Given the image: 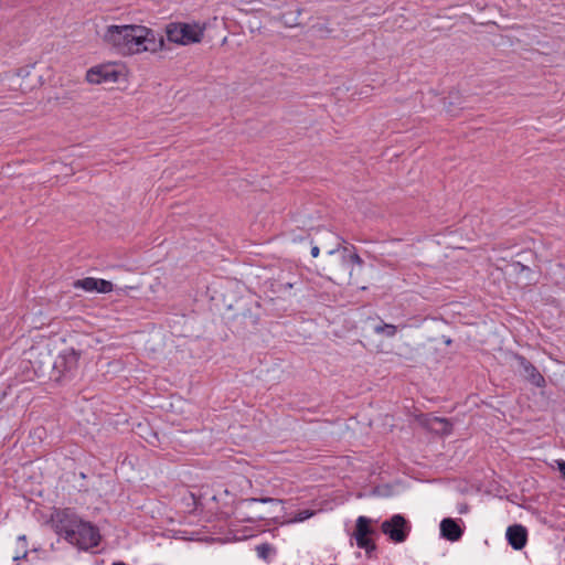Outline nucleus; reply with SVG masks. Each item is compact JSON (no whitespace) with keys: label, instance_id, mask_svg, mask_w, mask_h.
Here are the masks:
<instances>
[{"label":"nucleus","instance_id":"1","mask_svg":"<svg viewBox=\"0 0 565 565\" xmlns=\"http://www.w3.org/2000/svg\"><path fill=\"white\" fill-rule=\"evenodd\" d=\"M131 45L129 55L142 52L154 53L162 49L164 40L158 35L152 29L145 25L131 24Z\"/></svg>","mask_w":565,"mask_h":565},{"label":"nucleus","instance_id":"2","mask_svg":"<svg viewBox=\"0 0 565 565\" xmlns=\"http://www.w3.org/2000/svg\"><path fill=\"white\" fill-rule=\"evenodd\" d=\"M82 519L71 508H54L51 513L52 527L56 534L67 539H74V531Z\"/></svg>","mask_w":565,"mask_h":565},{"label":"nucleus","instance_id":"3","mask_svg":"<svg viewBox=\"0 0 565 565\" xmlns=\"http://www.w3.org/2000/svg\"><path fill=\"white\" fill-rule=\"evenodd\" d=\"M166 33L170 42L188 45L202 41L204 28L199 24L169 23L166 28Z\"/></svg>","mask_w":565,"mask_h":565},{"label":"nucleus","instance_id":"4","mask_svg":"<svg viewBox=\"0 0 565 565\" xmlns=\"http://www.w3.org/2000/svg\"><path fill=\"white\" fill-rule=\"evenodd\" d=\"M131 24L108 25L103 40L121 55H129L131 45Z\"/></svg>","mask_w":565,"mask_h":565},{"label":"nucleus","instance_id":"5","mask_svg":"<svg viewBox=\"0 0 565 565\" xmlns=\"http://www.w3.org/2000/svg\"><path fill=\"white\" fill-rule=\"evenodd\" d=\"M66 541L82 550H88L99 544L100 534L95 525L82 520L74 531V539H67Z\"/></svg>","mask_w":565,"mask_h":565},{"label":"nucleus","instance_id":"6","mask_svg":"<svg viewBox=\"0 0 565 565\" xmlns=\"http://www.w3.org/2000/svg\"><path fill=\"white\" fill-rule=\"evenodd\" d=\"M411 530V523L402 514H394L381 524L382 533L394 543L405 542Z\"/></svg>","mask_w":565,"mask_h":565},{"label":"nucleus","instance_id":"7","mask_svg":"<svg viewBox=\"0 0 565 565\" xmlns=\"http://www.w3.org/2000/svg\"><path fill=\"white\" fill-rule=\"evenodd\" d=\"M374 522V520L364 515H360L355 521L353 537L358 547L364 550L367 555H371L376 550V545L371 539L375 534V530L372 527Z\"/></svg>","mask_w":565,"mask_h":565},{"label":"nucleus","instance_id":"8","mask_svg":"<svg viewBox=\"0 0 565 565\" xmlns=\"http://www.w3.org/2000/svg\"><path fill=\"white\" fill-rule=\"evenodd\" d=\"M49 359V365L53 367V370L58 374L56 380L62 376H66L68 373H72L78 364V355L74 350L64 351L56 356L55 360H52L51 355L46 353Z\"/></svg>","mask_w":565,"mask_h":565},{"label":"nucleus","instance_id":"9","mask_svg":"<svg viewBox=\"0 0 565 565\" xmlns=\"http://www.w3.org/2000/svg\"><path fill=\"white\" fill-rule=\"evenodd\" d=\"M514 360L518 363L520 374L533 386L543 388L546 386L544 376L540 373L534 364H532L525 356L515 354Z\"/></svg>","mask_w":565,"mask_h":565},{"label":"nucleus","instance_id":"10","mask_svg":"<svg viewBox=\"0 0 565 565\" xmlns=\"http://www.w3.org/2000/svg\"><path fill=\"white\" fill-rule=\"evenodd\" d=\"M255 502L279 504L282 501L279 500V499H274V498H249V499H244V500L239 501L237 503V505L235 507V511H234L235 518L237 520H239V521L252 522V523H255V522H257L259 520H264L265 516L262 515V514L249 515V514H245L243 512L245 507H247L249 504H253Z\"/></svg>","mask_w":565,"mask_h":565},{"label":"nucleus","instance_id":"11","mask_svg":"<svg viewBox=\"0 0 565 565\" xmlns=\"http://www.w3.org/2000/svg\"><path fill=\"white\" fill-rule=\"evenodd\" d=\"M118 77L117 72L109 66H96L87 71L86 79L92 84H102L107 82H116Z\"/></svg>","mask_w":565,"mask_h":565},{"label":"nucleus","instance_id":"12","mask_svg":"<svg viewBox=\"0 0 565 565\" xmlns=\"http://www.w3.org/2000/svg\"><path fill=\"white\" fill-rule=\"evenodd\" d=\"M507 540L508 543L512 546V548L520 551L522 550L527 542V531L525 526L521 524L510 525L507 529Z\"/></svg>","mask_w":565,"mask_h":565},{"label":"nucleus","instance_id":"13","mask_svg":"<svg viewBox=\"0 0 565 565\" xmlns=\"http://www.w3.org/2000/svg\"><path fill=\"white\" fill-rule=\"evenodd\" d=\"M440 534L446 540L456 542L461 539L463 531L454 519L446 518L440 522Z\"/></svg>","mask_w":565,"mask_h":565},{"label":"nucleus","instance_id":"14","mask_svg":"<svg viewBox=\"0 0 565 565\" xmlns=\"http://www.w3.org/2000/svg\"><path fill=\"white\" fill-rule=\"evenodd\" d=\"M398 326L386 323L383 320H379L376 324L373 326V331L375 334L383 335L385 338H394L397 333Z\"/></svg>","mask_w":565,"mask_h":565},{"label":"nucleus","instance_id":"15","mask_svg":"<svg viewBox=\"0 0 565 565\" xmlns=\"http://www.w3.org/2000/svg\"><path fill=\"white\" fill-rule=\"evenodd\" d=\"M257 556L269 563L276 555V548L269 543H262L255 547Z\"/></svg>","mask_w":565,"mask_h":565},{"label":"nucleus","instance_id":"16","mask_svg":"<svg viewBox=\"0 0 565 565\" xmlns=\"http://www.w3.org/2000/svg\"><path fill=\"white\" fill-rule=\"evenodd\" d=\"M431 428L441 435H449L452 431V424L446 418L434 417Z\"/></svg>","mask_w":565,"mask_h":565},{"label":"nucleus","instance_id":"17","mask_svg":"<svg viewBox=\"0 0 565 565\" xmlns=\"http://www.w3.org/2000/svg\"><path fill=\"white\" fill-rule=\"evenodd\" d=\"M316 514L315 510L305 509L296 512L290 519L284 522V524H294L303 522Z\"/></svg>","mask_w":565,"mask_h":565},{"label":"nucleus","instance_id":"18","mask_svg":"<svg viewBox=\"0 0 565 565\" xmlns=\"http://www.w3.org/2000/svg\"><path fill=\"white\" fill-rule=\"evenodd\" d=\"M96 279L94 277H85L83 279H78L74 282L75 288L83 289L87 292H94L96 291Z\"/></svg>","mask_w":565,"mask_h":565},{"label":"nucleus","instance_id":"19","mask_svg":"<svg viewBox=\"0 0 565 565\" xmlns=\"http://www.w3.org/2000/svg\"><path fill=\"white\" fill-rule=\"evenodd\" d=\"M300 282V279L296 277L294 280H286L284 277H279L277 280V290L287 291Z\"/></svg>","mask_w":565,"mask_h":565},{"label":"nucleus","instance_id":"20","mask_svg":"<svg viewBox=\"0 0 565 565\" xmlns=\"http://www.w3.org/2000/svg\"><path fill=\"white\" fill-rule=\"evenodd\" d=\"M96 287V291L100 294H108L113 291V284L109 280L97 278Z\"/></svg>","mask_w":565,"mask_h":565},{"label":"nucleus","instance_id":"21","mask_svg":"<svg viewBox=\"0 0 565 565\" xmlns=\"http://www.w3.org/2000/svg\"><path fill=\"white\" fill-rule=\"evenodd\" d=\"M18 546L22 550L23 554L21 557H25L28 554V542L25 535H20L17 541Z\"/></svg>","mask_w":565,"mask_h":565},{"label":"nucleus","instance_id":"22","mask_svg":"<svg viewBox=\"0 0 565 565\" xmlns=\"http://www.w3.org/2000/svg\"><path fill=\"white\" fill-rule=\"evenodd\" d=\"M350 260L359 266H362L363 265V259L360 257V255L358 253H353L350 255Z\"/></svg>","mask_w":565,"mask_h":565},{"label":"nucleus","instance_id":"23","mask_svg":"<svg viewBox=\"0 0 565 565\" xmlns=\"http://www.w3.org/2000/svg\"><path fill=\"white\" fill-rule=\"evenodd\" d=\"M337 239L339 241V243L335 245V247H334V248H332V249H330V250H329V254H330V255H332V254L337 253V252L339 250V248H340L341 243H344V239H343V238H341V237H337Z\"/></svg>","mask_w":565,"mask_h":565},{"label":"nucleus","instance_id":"24","mask_svg":"<svg viewBox=\"0 0 565 565\" xmlns=\"http://www.w3.org/2000/svg\"><path fill=\"white\" fill-rule=\"evenodd\" d=\"M563 273H565V267L562 264H557L555 267L554 274L557 275V274H563Z\"/></svg>","mask_w":565,"mask_h":565},{"label":"nucleus","instance_id":"25","mask_svg":"<svg viewBox=\"0 0 565 565\" xmlns=\"http://www.w3.org/2000/svg\"><path fill=\"white\" fill-rule=\"evenodd\" d=\"M310 253H311V256L316 258V257H318L320 249L318 246H312Z\"/></svg>","mask_w":565,"mask_h":565},{"label":"nucleus","instance_id":"26","mask_svg":"<svg viewBox=\"0 0 565 565\" xmlns=\"http://www.w3.org/2000/svg\"><path fill=\"white\" fill-rule=\"evenodd\" d=\"M558 469H559V471H561L562 476H563V477H564V479H565V461H559V462H558Z\"/></svg>","mask_w":565,"mask_h":565},{"label":"nucleus","instance_id":"27","mask_svg":"<svg viewBox=\"0 0 565 565\" xmlns=\"http://www.w3.org/2000/svg\"><path fill=\"white\" fill-rule=\"evenodd\" d=\"M111 565H127V564H125L122 562H117V563H113Z\"/></svg>","mask_w":565,"mask_h":565}]
</instances>
